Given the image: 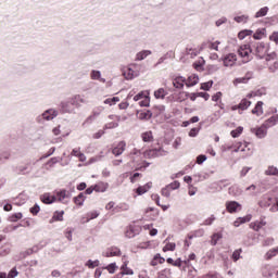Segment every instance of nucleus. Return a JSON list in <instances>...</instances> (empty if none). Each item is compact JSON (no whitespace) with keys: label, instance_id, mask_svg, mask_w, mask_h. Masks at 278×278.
I'll list each match as a JSON object with an SVG mask.
<instances>
[{"label":"nucleus","instance_id":"nucleus-1","mask_svg":"<svg viewBox=\"0 0 278 278\" xmlns=\"http://www.w3.org/2000/svg\"><path fill=\"white\" fill-rule=\"evenodd\" d=\"M164 155H168V152L164 150V148H150L143 151V157L146 160H155V157H162Z\"/></svg>","mask_w":278,"mask_h":278},{"label":"nucleus","instance_id":"nucleus-2","mask_svg":"<svg viewBox=\"0 0 278 278\" xmlns=\"http://www.w3.org/2000/svg\"><path fill=\"white\" fill-rule=\"evenodd\" d=\"M251 53H253V48L249 43L242 45L238 49V54L243 59V62H249Z\"/></svg>","mask_w":278,"mask_h":278},{"label":"nucleus","instance_id":"nucleus-3","mask_svg":"<svg viewBox=\"0 0 278 278\" xmlns=\"http://www.w3.org/2000/svg\"><path fill=\"white\" fill-rule=\"evenodd\" d=\"M253 52L255 53V55H257V58H264V55H266V53H268V48L266 47V45L264 42H255L252 46Z\"/></svg>","mask_w":278,"mask_h":278},{"label":"nucleus","instance_id":"nucleus-4","mask_svg":"<svg viewBox=\"0 0 278 278\" xmlns=\"http://www.w3.org/2000/svg\"><path fill=\"white\" fill-rule=\"evenodd\" d=\"M66 199H71V192H68L66 189L56 191L54 194L55 202L66 203Z\"/></svg>","mask_w":278,"mask_h":278},{"label":"nucleus","instance_id":"nucleus-5","mask_svg":"<svg viewBox=\"0 0 278 278\" xmlns=\"http://www.w3.org/2000/svg\"><path fill=\"white\" fill-rule=\"evenodd\" d=\"M265 62L270 71V73H275V71H278V61H277V59H275V55L268 54L265 58Z\"/></svg>","mask_w":278,"mask_h":278},{"label":"nucleus","instance_id":"nucleus-6","mask_svg":"<svg viewBox=\"0 0 278 278\" xmlns=\"http://www.w3.org/2000/svg\"><path fill=\"white\" fill-rule=\"evenodd\" d=\"M125 149H127V142L119 141L117 144L113 146L112 153L118 157V155H123V153H125Z\"/></svg>","mask_w":278,"mask_h":278},{"label":"nucleus","instance_id":"nucleus-7","mask_svg":"<svg viewBox=\"0 0 278 278\" xmlns=\"http://www.w3.org/2000/svg\"><path fill=\"white\" fill-rule=\"evenodd\" d=\"M226 210L229 214H236V212L242 210V205L237 201H228L226 202Z\"/></svg>","mask_w":278,"mask_h":278},{"label":"nucleus","instance_id":"nucleus-8","mask_svg":"<svg viewBox=\"0 0 278 278\" xmlns=\"http://www.w3.org/2000/svg\"><path fill=\"white\" fill-rule=\"evenodd\" d=\"M224 66H235L236 62H238V56L235 53H229L224 56Z\"/></svg>","mask_w":278,"mask_h":278},{"label":"nucleus","instance_id":"nucleus-9","mask_svg":"<svg viewBox=\"0 0 278 278\" xmlns=\"http://www.w3.org/2000/svg\"><path fill=\"white\" fill-rule=\"evenodd\" d=\"M104 257H121V249L116 247L109 248L104 253Z\"/></svg>","mask_w":278,"mask_h":278},{"label":"nucleus","instance_id":"nucleus-10","mask_svg":"<svg viewBox=\"0 0 278 278\" xmlns=\"http://www.w3.org/2000/svg\"><path fill=\"white\" fill-rule=\"evenodd\" d=\"M150 188H153V182H147L143 186H140L136 189V193L138 197H142V194H147L149 192Z\"/></svg>","mask_w":278,"mask_h":278},{"label":"nucleus","instance_id":"nucleus-11","mask_svg":"<svg viewBox=\"0 0 278 278\" xmlns=\"http://www.w3.org/2000/svg\"><path fill=\"white\" fill-rule=\"evenodd\" d=\"M109 118L116 122L105 124V129H116V127H118V123L121 122V116L111 115Z\"/></svg>","mask_w":278,"mask_h":278},{"label":"nucleus","instance_id":"nucleus-12","mask_svg":"<svg viewBox=\"0 0 278 278\" xmlns=\"http://www.w3.org/2000/svg\"><path fill=\"white\" fill-rule=\"evenodd\" d=\"M266 129H268L266 126H264V124L258 127V128H252L251 131L252 134H255L257 138H265L267 131Z\"/></svg>","mask_w":278,"mask_h":278},{"label":"nucleus","instance_id":"nucleus-13","mask_svg":"<svg viewBox=\"0 0 278 278\" xmlns=\"http://www.w3.org/2000/svg\"><path fill=\"white\" fill-rule=\"evenodd\" d=\"M198 84H199V76L194 74L189 76L187 80L185 79V86H187V88H192V86H197Z\"/></svg>","mask_w":278,"mask_h":278},{"label":"nucleus","instance_id":"nucleus-14","mask_svg":"<svg viewBox=\"0 0 278 278\" xmlns=\"http://www.w3.org/2000/svg\"><path fill=\"white\" fill-rule=\"evenodd\" d=\"M173 99H174V101H177V103H184V101H187V99H188V92L180 91L178 93H174Z\"/></svg>","mask_w":278,"mask_h":278},{"label":"nucleus","instance_id":"nucleus-15","mask_svg":"<svg viewBox=\"0 0 278 278\" xmlns=\"http://www.w3.org/2000/svg\"><path fill=\"white\" fill-rule=\"evenodd\" d=\"M252 114H254V116H262V114H264V102L263 101H258L255 106L252 110Z\"/></svg>","mask_w":278,"mask_h":278},{"label":"nucleus","instance_id":"nucleus-16","mask_svg":"<svg viewBox=\"0 0 278 278\" xmlns=\"http://www.w3.org/2000/svg\"><path fill=\"white\" fill-rule=\"evenodd\" d=\"M40 199L46 205H51V203H55V195H52L51 193H43Z\"/></svg>","mask_w":278,"mask_h":278},{"label":"nucleus","instance_id":"nucleus-17","mask_svg":"<svg viewBox=\"0 0 278 278\" xmlns=\"http://www.w3.org/2000/svg\"><path fill=\"white\" fill-rule=\"evenodd\" d=\"M278 123V114L273 115L271 117H269L267 121H265L263 123L264 127H266L267 129L270 127H275V125H277Z\"/></svg>","mask_w":278,"mask_h":278},{"label":"nucleus","instance_id":"nucleus-18","mask_svg":"<svg viewBox=\"0 0 278 278\" xmlns=\"http://www.w3.org/2000/svg\"><path fill=\"white\" fill-rule=\"evenodd\" d=\"M262 227H266V222H264V219H261L260 222H252L250 224V229H253V231H260V229H262Z\"/></svg>","mask_w":278,"mask_h":278},{"label":"nucleus","instance_id":"nucleus-19","mask_svg":"<svg viewBox=\"0 0 278 278\" xmlns=\"http://www.w3.org/2000/svg\"><path fill=\"white\" fill-rule=\"evenodd\" d=\"M173 86H174V88H178V89L184 88V86H186V78H184L181 76L174 78Z\"/></svg>","mask_w":278,"mask_h":278},{"label":"nucleus","instance_id":"nucleus-20","mask_svg":"<svg viewBox=\"0 0 278 278\" xmlns=\"http://www.w3.org/2000/svg\"><path fill=\"white\" fill-rule=\"evenodd\" d=\"M94 192H105L110 185L108 182L100 181L93 186Z\"/></svg>","mask_w":278,"mask_h":278},{"label":"nucleus","instance_id":"nucleus-21","mask_svg":"<svg viewBox=\"0 0 278 278\" xmlns=\"http://www.w3.org/2000/svg\"><path fill=\"white\" fill-rule=\"evenodd\" d=\"M218 45L220 41H206L203 43L204 49H210L211 51H218Z\"/></svg>","mask_w":278,"mask_h":278},{"label":"nucleus","instance_id":"nucleus-22","mask_svg":"<svg viewBox=\"0 0 278 278\" xmlns=\"http://www.w3.org/2000/svg\"><path fill=\"white\" fill-rule=\"evenodd\" d=\"M251 218H253L252 215H247L244 217H238L235 222L233 225L235 227H238L240 225H244V223H251Z\"/></svg>","mask_w":278,"mask_h":278},{"label":"nucleus","instance_id":"nucleus-23","mask_svg":"<svg viewBox=\"0 0 278 278\" xmlns=\"http://www.w3.org/2000/svg\"><path fill=\"white\" fill-rule=\"evenodd\" d=\"M273 203V198L268 195H264L262 200L258 202L260 207H270Z\"/></svg>","mask_w":278,"mask_h":278},{"label":"nucleus","instance_id":"nucleus-24","mask_svg":"<svg viewBox=\"0 0 278 278\" xmlns=\"http://www.w3.org/2000/svg\"><path fill=\"white\" fill-rule=\"evenodd\" d=\"M141 139L143 142H153L154 137H153V131L148 130L141 134Z\"/></svg>","mask_w":278,"mask_h":278},{"label":"nucleus","instance_id":"nucleus-25","mask_svg":"<svg viewBox=\"0 0 278 278\" xmlns=\"http://www.w3.org/2000/svg\"><path fill=\"white\" fill-rule=\"evenodd\" d=\"M62 222V220H64V211H56V212H54V214H53V216H52V218H51V220H50V223H55V222Z\"/></svg>","mask_w":278,"mask_h":278},{"label":"nucleus","instance_id":"nucleus-26","mask_svg":"<svg viewBox=\"0 0 278 278\" xmlns=\"http://www.w3.org/2000/svg\"><path fill=\"white\" fill-rule=\"evenodd\" d=\"M223 239V233L222 232H215L211 237V244L212 247H216L218 244V240Z\"/></svg>","mask_w":278,"mask_h":278},{"label":"nucleus","instance_id":"nucleus-27","mask_svg":"<svg viewBox=\"0 0 278 278\" xmlns=\"http://www.w3.org/2000/svg\"><path fill=\"white\" fill-rule=\"evenodd\" d=\"M71 103L72 105H76V108H79L81 103H86V100H84L81 96H75L74 98H72Z\"/></svg>","mask_w":278,"mask_h":278},{"label":"nucleus","instance_id":"nucleus-28","mask_svg":"<svg viewBox=\"0 0 278 278\" xmlns=\"http://www.w3.org/2000/svg\"><path fill=\"white\" fill-rule=\"evenodd\" d=\"M149 55H151V50H143V51L137 53L136 60H137V62H140V61L144 60L146 58H149Z\"/></svg>","mask_w":278,"mask_h":278},{"label":"nucleus","instance_id":"nucleus-29","mask_svg":"<svg viewBox=\"0 0 278 278\" xmlns=\"http://www.w3.org/2000/svg\"><path fill=\"white\" fill-rule=\"evenodd\" d=\"M138 232L136 231V227L129 226L126 228L125 236L126 238H135Z\"/></svg>","mask_w":278,"mask_h":278},{"label":"nucleus","instance_id":"nucleus-30","mask_svg":"<svg viewBox=\"0 0 278 278\" xmlns=\"http://www.w3.org/2000/svg\"><path fill=\"white\" fill-rule=\"evenodd\" d=\"M278 255V247L270 249L266 254H265V260H273V257H277Z\"/></svg>","mask_w":278,"mask_h":278},{"label":"nucleus","instance_id":"nucleus-31","mask_svg":"<svg viewBox=\"0 0 278 278\" xmlns=\"http://www.w3.org/2000/svg\"><path fill=\"white\" fill-rule=\"evenodd\" d=\"M242 131H244V127L239 126L235 130L230 131V136L232 138H240V136H242Z\"/></svg>","mask_w":278,"mask_h":278},{"label":"nucleus","instance_id":"nucleus-32","mask_svg":"<svg viewBox=\"0 0 278 278\" xmlns=\"http://www.w3.org/2000/svg\"><path fill=\"white\" fill-rule=\"evenodd\" d=\"M121 275H134V269L127 267V262H124V264L121 267Z\"/></svg>","mask_w":278,"mask_h":278},{"label":"nucleus","instance_id":"nucleus-33","mask_svg":"<svg viewBox=\"0 0 278 278\" xmlns=\"http://www.w3.org/2000/svg\"><path fill=\"white\" fill-rule=\"evenodd\" d=\"M55 116H58V112L50 110L47 111L46 113H43V118H46V121H53V118H55Z\"/></svg>","mask_w":278,"mask_h":278},{"label":"nucleus","instance_id":"nucleus-34","mask_svg":"<svg viewBox=\"0 0 278 278\" xmlns=\"http://www.w3.org/2000/svg\"><path fill=\"white\" fill-rule=\"evenodd\" d=\"M265 175L278 177V168L275 167V166H269V167L265 170Z\"/></svg>","mask_w":278,"mask_h":278},{"label":"nucleus","instance_id":"nucleus-35","mask_svg":"<svg viewBox=\"0 0 278 278\" xmlns=\"http://www.w3.org/2000/svg\"><path fill=\"white\" fill-rule=\"evenodd\" d=\"M84 201H86V197L84 195V193H79L77 197L74 198V203L75 205H84Z\"/></svg>","mask_w":278,"mask_h":278},{"label":"nucleus","instance_id":"nucleus-36","mask_svg":"<svg viewBox=\"0 0 278 278\" xmlns=\"http://www.w3.org/2000/svg\"><path fill=\"white\" fill-rule=\"evenodd\" d=\"M121 101V98L118 97H113V98H108L104 100L105 105H116Z\"/></svg>","mask_w":278,"mask_h":278},{"label":"nucleus","instance_id":"nucleus-37","mask_svg":"<svg viewBox=\"0 0 278 278\" xmlns=\"http://www.w3.org/2000/svg\"><path fill=\"white\" fill-rule=\"evenodd\" d=\"M168 94L164 88H160L156 91H154L155 99H164Z\"/></svg>","mask_w":278,"mask_h":278},{"label":"nucleus","instance_id":"nucleus-38","mask_svg":"<svg viewBox=\"0 0 278 278\" xmlns=\"http://www.w3.org/2000/svg\"><path fill=\"white\" fill-rule=\"evenodd\" d=\"M239 108L242 111L249 110V108H251V101H249L248 99H242L239 103Z\"/></svg>","mask_w":278,"mask_h":278},{"label":"nucleus","instance_id":"nucleus-39","mask_svg":"<svg viewBox=\"0 0 278 278\" xmlns=\"http://www.w3.org/2000/svg\"><path fill=\"white\" fill-rule=\"evenodd\" d=\"M153 201H155L156 205H159V207H161V210H163V212H166V210H168V207H170V205H162L160 204V197L157 194L152 195Z\"/></svg>","mask_w":278,"mask_h":278},{"label":"nucleus","instance_id":"nucleus-40","mask_svg":"<svg viewBox=\"0 0 278 278\" xmlns=\"http://www.w3.org/2000/svg\"><path fill=\"white\" fill-rule=\"evenodd\" d=\"M104 268L105 270H108V273H110V275H114L116 270H118V266H116V263H111Z\"/></svg>","mask_w":278,"mask_h":278},{"label":"nucleus","instance_id":"nucleus-41","mask_svg":"<svg viewBox=\"0 0 278 278\" xmlns=\"http://www.w3.org/2000/svg\"><path fill=\"white\" fill-rule=\"evenodd\" d=\"M175 249H177V244H175L173 242H167L165 244V247L163 248V253H166L168 251H175Z\"/></svg>","mask_w":278,"mask_h":278},{"label":"nucleus","instance_id":"nucleus-42","mask_svg":"<svg viewBox=\"0 0 278 278\" xmlns=\"http://www.w3.org/2000/svg\"><path fill=\"white\" fill-rule=\"evenodd\" d=\"M266 14H268V7H264L260 11H257L255 14V18H262V16H266Z\"/></svg>","mask_w":278,"mask_h":278},{"label":"nucleus","instance_id":"nucleus-43","mask_svg":"<svg viewBox=\"0 0 278 278\" xmlns=\"http://www.w3.org/2000/svg\"><path fill=\"white\" fill-rule=\"evenodd\" d=\"M23 218V213H14L9 217L10 223H17V220H21Z\"/></svg>","mask_w":278,"mask_h":278},{"label":"nucleus","instance_id":"nucleus-44","mask_svg":"<svg viewBox=\"0 0 278 278\" xmlns=\"http://www.w3.org/2000/svg\"><path fill=\"white\" fill-rule=\"evenodd\" d=\"M205 233V230L198 229L193 231L192 236H189V239L192 240V238H203V235Z\"/></svg>","mask_w":278,"mask_h":278},{"label":"nucleus","instance_id":"nucleus-45","mask_svg":"<svg viewBox=\"0 0 278 278\" xmlns=\"http://www.w3.org/2000/svg\"><path fill=\"white\" fill-rule=\"evenodd\" d=\"M181 184L178 180L173 181L172 184L167 185V188L173 190H179Z\"/></svg>","mask_w":278,"mask_h":278},{"label":"nucleus","instance_id":"nucleus-46","mask_svg":"<svg viewBox=\"0 0 278 278\" xmlns=\"http://www.w3.org/2000/svg\"><path fill=\"white\" fill-rule=\"evenodd\" d=\"M214 86V80H208L201 84V90H210Z\"/></svg>","mask_w":278,"mask_h":278},{"label":"nucleus","instance_id":"nucleus-47","mask_svg":"<svg viewBox=\"0 0 278 278\" xmlns=\"http://www.w3.org/2000/svg\"><path fill=\"white\" fill-rule=\"evenodd\" d=\"M251 34H253V30H241L238 34V38L239 40H244L245 36H251Z\"/></svg>","mask_w":278,"mask_h":278},{"label":"nucleus","instance_id":"nucleus-48","mask_svg":"<svg viewBox=\"0 0 278 278\" xmlns=\"http://www.w3.org/2000/svg\"><path fill=\"white\" fill-rule=\"evenodd\" d=\"M98 217H99V213L97 211H91V212L87 213L86 223H88V220H93V218H98Z\"/></svg>","mask_w":278,"mask_h":278},{"label":"nucleus","instance_id":"nucleus-49","mask_svg":"<svg viewBox=\"0 0 278 278\" xmlns=\"http://www.w3.org/2000/svg\"><path fill=\"white\" fill-rule=\"evenodd\" d=\"M236 23H248L249 15H240L235 17Z\"/></svg>","mask_w":278,"mask_h":278},{"label":"nucleus","instance_id":"nucleus-50","mask_svg":"<svg viewBox=\"0 0 278 278\" xmlns=\"http://www.w3.org/2000/svg\"><path fill=\"white\" fill-rule=\"evenodd\" d=\"M212 101L218 103V101H223V92L218 91L212 96Z\"/></svg>","mask_w":278,"mask_h":278},{"label":"nucleus","instance_id":"nucleus-51","mask_svg":"<svg viewBox=\"0 0 278 278\" xmlns=\"http://www.w3.org/2000/svg\"><path fill=\"white\" fill-rule=\"evenodd\" d=\"M170 192H173L168 187H165L161 190L162 197H165L166 199L170 198Z\"/></svg>","mask_w":278,"mask_h":278},{"label":"nucleus","instance_id":"nucleus-52","mask_svg":"<svg viewBox=\"0 0 278 278\" xmlns=\"http://www.w3.org/2000/svg\"><path fill=\"white\" fill-rule=\"evenodd\" d=\"M148 94H149V92L141 91L134 97V101H140L141 99H144V97H147Z\"/></svg>","mask_w":278,"mask_h":278},{"label":"nucleus","instance_id":"nucleus-53","mask_svg":"<svg viewBox=\"0 0 278 278\" xmlns=\"http://www.w3.org/2000/svg\"><path fill=\"white\" fill-rule=\"evenodd\" d=\"M242 253V249H238L232 253V260L233 262H238V260H240V255Z\"/></svg>","mask_w":278,"mask_h":278},{"label":"nucleus","instance_id":"nucleus-54","mask_svg":"<svg viewBox=\"0 0 278 278\" xmlns=\"http://www.w3.org/2000/svg\"><path fill=\"white\" fill-rule=\"evenodd\" d=\"M149 103H151V100L148 97H144L142 101L139 102V105L141 108H149Z\"/></svg>","mask_w":278,"mask_h":278},{"label":"nucleus","instance_id":"nucleus-55","mask_svg":"<svg viewBox=\"0 0 278 278\" xmlns=\"http://www.w3.org/2000/svg\"><path fill=\"white\" fill-rule=\"evenodd\" d=\"M39 212H40V206L38 204H35L33 207H30V214H33V216H38Z\"/></svg>","mask_w":278,"mask_h":278},{"label":"nucleus","instance_id":"nucleus-56","mask_svg":"<svg viewBox=\"0 0 278 278\" xmlns=\"http://www.w3.org/2000/svg\"><path fill=\"white\" fill-rule=\"evenodd\" d=\"M216 220V217H214V215H212L211 217L206 218L202 225L204 226H210L212 225L214 222Z\"/></svg>","mask_w":278,"mask_h":278},{"label":"nucleus","instance_id":"nucleus-57","mask_svg":"<svg viewBox=\"0 0 278 278\" xmlns=\"http://www.w3.org/2000/svg\"><path fill=\"white\" fill-rule=\"evenodd\" d=\"M86 265L88 266V268H97V266H99V261L89 260Z\"/></svg>","mask_w":278,"mask_h":278},{"label":"nucleus","instance_id":"nucleus-58","mask_svg":"<svg viewBox=\"0 0 278 278\" xmlns=\"http://www.w3.org/2000/svg\"><path fill=\"white\" fill-rule=\"evenodd\" d=\"M248 146H249V143H247V142H244V143L238 142L237 143V149H235V151H244V148L248 147Z\"/></svg>","mask_w":278,"mask_h":278},{"label":"nucleus","instance_id":"nucleus-59","mask_svg":"<svg viewBox=\"0 0 278 278\" xmlns=\"http://www.w3.org/2000/svg\"><path fill=\"white\" fill-rule=\"evenodd\" d=\"M251 77H240L235 80V84H247Z\"/></svg>","mask_w":278,"mask_h":278},{"label":"nucleus","instance_id":"nucleus-60","mask_svg":"<svg viewBox=\"0 0 278 278\" xmlns=\"http://www.w3.org/2000/svg\"><path fill=\"white\" fill-rule=\"evenodd\" d=\"M173 275V271H170L169 268H165L161 271V277H170Z\"/></svg>","mask_w":278,"mask_h":278},{"label":"nucleus","instance_id":"nucleus-61","mask_svg":"<svg viewBox=\"0 0 278 278\" xmlns=\"http://www.w3.org/2000/svg\"><path fill=\"white\" fill-rule=\"evenodd\" d=\"M91 79H101V72L92 71L91 72Z\"/></svg>","mask_w":278,"mask_h":278},{"label":"nucleus","instance_id":"nucleus-62","mask_svg":"<svg viewBox=\"0 0 278 278\" xmlns=\"http://www.w3.org/2000/svg\"><path fill=\"white\" fill-rule=\"evenodd\" d=\"M17 276H18V271L16 270V268L11 269L8 274V278H14Z\"/></svg>","mask_w":278,"mask_h":278},{"label":"nucleus","instance_id":"nucleus-63","mask_svg":"<svg viewBox=\"0 0 278 278\" xmlns=\"http://www.w3.org/2000/svg\"><path fill=\"white\" fill-rule=\"evenodd\" d=\"M127 72H124V75L126 76V79H134V72H132V70L128 68Z\"/></svg>","mask_w":278,"mask_h":278},{"label":"nucleus","instance_id":"nucleus-64","mask_svg":"<svg viewBox=\"0 0 278 278\" xmlns=\"http://www.w3.org/2000/svg\"><path fill=\"white\" fill-rule=\"evenodd\" d=\"M269 40L278 45V33H273L271 36H269Z\"/></svg>","mask_w":278,"mask_h":278}]
</instances>
